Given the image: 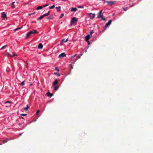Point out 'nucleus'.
Wrapping results in <instances>:
<instances>
[{
  "mask_svg": "<svg viewBox=\"0 0 153 153\" xmlns=\"http://www.w3.org/2000/svg\"><path fill=\"white\" fill-rule=\"evenodd\" d=\"M38 32L35 30H33L27 33L26 35V37H27L30 36L32 34L38 33Z\"/></svg>",
  "mask_w": 153,
  "mask_h": 153,
  "instance_id": "1",
  "label": "nucleus"
},
{
  "mask_svg": "<svg viewBox=\"0 0 153 153\" xmlns=\"http://www.w3.org/2000/svg\"><path fill=\"white\" fill-rule=\"evenodd\" d=\"M78 20V19L75 17H73L71 21V25H72L74 24L77 22Z\"/></svg>",
  "mask_w": 153,
  "mask_h": 153,
  "instance_id": "2",
  "label": "nucleus"
},
{
  "mask_svg": "<svg viewBox=\"0 0 153 153\" xmlns=\"http://www.w3.org/2000/svg\"><path fill=\"white\" fill-rule=\"evenodd\" d=\"M76 56V58L74 59V62H75L78 59L80 58V56H79V55H77V54H76L72 56L71 57V59H72L74 58L75 56Z\"/></svg>",
  "mask_w": 153,
  "mask_h": 153,
  "instance_id": "3",
  "label": "nucleus"
},
{
  "mask_svg": "<svg viewBox=\"0 0 153 153\" xmlns=\"http://www.w3.org/2000/svg\"><path fill=\"white\" fill-rule=\"evenodd\" d=\"M87 15L89 16V17L91 19H93L95 17V16L94 13H87Z\"/></svg>",
  "mask_w": 153,
  "mask_h": 153,
  "instance_id": "4",
  "label": "nucleus"
},
{
  "mask_svg": "<svg viewBox=\"0 0 153 153\" xmlns=\"http://www.w3.org/2000/svg\"><path fill=\"white\" fill-rule=\"evenodd\" d=\"M111 20H110L108 21V22L106 23L105 25V26L104 28L105 29L106 28L108 27H109V25L111 24Z\"/></svg>",
  "mask_w": 153,
  "mask_h": 153,
  "instance_id": "5",
  "label": "nucleus"
},
{
  "mask_svg": "<svg viewBox=\"0 0 153 153\" xmlns=\"http://www.w3.org/2000/svg\"><path fill=\"white\" fill-rule=\"evenodd\" d=\"M102 10H101L98 13V14H97V17L98 18H100L101 17H102L103 15L102 13Z\"/></svg>",
  "mask_w": 153,
  "mask_h": 153,
  "instance_id": "6",
  "label": "nucleus"
},
{
  "mask_svg": "<svg viewBox=\"0 0 153 153\" xmlns=\"http://www.w3.org/2000/svg\"><path fill=\"white\" fill-rule=\"evenodd\" d=\"M66 56V54L65 53H61V54L59 55V58H63L65 56Z\"/></svg>",
  "mask_w": 153,
  "mask_h": 153,
  "instance_id": "7",
  "label": "nucleus"
},
{
  "mask_svg": "<svg viewBox=\"0 0 153 153\" xmlns=\"http://www.w3.org/2000/svg\"><path fill=\"white\" fill-rule=\"evenodd\" d=\"M91 35H89V34H88L85 37V40L86 41H87L91 37Z\"/></svg>",
  "mask_w": 153,
  "mask_h": 153,
  "instance_id": "8",
  "label": "nucleus"
},
{
  "mask_svg": "<svg viewBox=\"0 0 153 153\" xmlns=\"http://www.w3.org/2000/svg\"><path fill=\"white\" fill-rule=\"evenodd\" d=\"M1 16L2 17L4 18V19L5 20L4 18H7V15L4 12H3L1 13Z\"/></svg>",
  "mask_w": 153,
  "mask_h": 153,
  "instance_id": "9",
  "label": "nucleus"
},
{
  "mask_svg": "<svg viewBox=\"0 0 153 153\" xmlns=\"http://www.w3.org/2000/svg\"><path fill=\"white\" fill-rule=\"evenodd\" d=\"M77 10V9L76 8L71 7V8L70 11L71 12L76 11Z\"/></svg>",
  "mask_w": 153,
  "mask_h": 153,
  "instance_id": "10",
  "label": "nucleus"
},
{
  "mask_svg": "<svg viewBox=\"0 0 153 153\" xmlns=\"http://www.w3.org/2000/svg\"><path fill=\"white\" fill-rule=\"evenodd\" d=\"M106 2L109 4L110 5H112L114 3V2L113 1H106Z\"/></svg>",
  "mask_w": 153,
  "mask_h": 153,
  "instance_id": "11",
  "label": "nucleus"
},
{
  "mask_svg": "<svg viewBox=\"0 0 153 153\" xmlns=\"http://www.w3.org/2000/svg\"><path fill=\"white\" fill-rule=\"evenodd\" d=\"M46 94L49 97H51L53 96V94L50 93L49 92H48Z\"/></svg>",
  "mask_w": 153,
  "mask_h": 153,
  "instance_id": "12",
  "label": "nucleus"
},
{
  "mask_svg": "<svg viewBox=\"0 0 153 153\" xmlns=\"http://www.w3.org/2000/svg\"><path fill=\"white\" fill-rule=\"evenodd\" d=\"M58 82V80L57 79L55 80L53 83V85L55 86L57 84Z\"/></svg>",
  "mask_w": 153,
  "mask_h": 153,
  "instance_id": "13",
  "label": "nucleus"
},
{
  "mask_svg": "<svg viewBox=\"0 0 153 153\" xmlns=\"http://www.w3.org/2000/svg\"><path fill=\"white\" fill-rule=\"evenodd\" d=\"M29 108V106H27V107H25L24 108H23L22 109V110H24L25 111H26L28 110Z\"/></svg>",
  "mask_w": 153,
  "mask_h": 153,
  "instance_id": "14",
  "label": "nucleus"
},
{
  "mask_svg": "<svg viewBox=\"0 0 153 153\" xmlns=\"http://www.w3.org/2000/svg\"><path fill=\"white\" fill-rule=\"evenodd\" d=\"M43 48V45L41 43H40L39 45H38V49H42V48Z\"/></svg>",
  "mask_w": 153,
  "mask_h": 153,
  "instance_id": "15",
  "label": "nucleus"
},
{
  "mask_svg": "<svg viewBox=\"0 0 153 153\" xmlns=\"http://www.w3.org/2000/svg\"><path fill=\"white\" fill-rule=\"evenodd\" d=\"M5 55L7 57H13V55H11L10 54V53H8V52L6 53Z\"/></svg>",
  "mask_w": 153,
  "mask_h": 153,
  "instance_id": "16",
  "label": "nucleus"
},
{
  "mask_svg": "<svg viewBox=\"0 0 153 153\" xmlns=\"http://www.w3.org/2000/svg\"><path fill=\"white\" fill-rule=\"evenodd\" d=\"M44 16L43 15L41 16L40 17L38 18L37 19L38 20H41L42 19Z\"/></svg>",
  "mask_w": 153,
  "mask_h": 153,
  "instance_id": "17",
  "label": "nucleus"
},
{
  "mask_svg": "<svg viewBox=\"0 0 153 153\" xmlns=\"http://www.w3.org/2000/svg\"><path fill=\"white\" fill-rule=\"evenodd\" d=\"M68 39H63L62 40V42L65 43L68 42Z\"/></svg>",
  "mask_w": 153,
  "mask_h": 153,
  "instance_id": "18",
  "label": "nucleus"
},
{
  "mask_svg": "<svg viewBox=\"0 0 153 153\" xmlns=\"http://www.w3.org/2000/svg\"><path fill=\"white\" fill-rule=\"evenodd\" d=\"M56 8L58 11H59L61 10V7L60 6L56 7Z\"/></svg>",
  "mask_w": 153,
  "mask_h": 153,
  "instance_id": "19",
  "label": "nucleus"
},
{
  "mask_svg": "<svg viewBox=\"0 0 153 153\" xmlns=\"http://www.w3.org/2000/svg\"><path fill=\"white\" fill-rule=\"evenodd\" d=\"M53 15H51L49 16L47 18V19H51L53 18Z\"/></svg>",
  "mask_w": 153,
  "mask_h": 153,
  "instance_id": "20",
  "label": "nucleus"
},
{
  "mask_svg": "<svg viewBox=\"0 0 153 153\" xmlns=\"http://www.w3.org/2000/svg\"><path fill=\"white\" fill-rule=\"evenodd\" d=\"M43 8V7L42 6H39L38 7L36 8V10H39L42 9Z\"/></svg>",
  "mask_w": 153,
  "mask_h": 153,
  "instance_id": "21",
  "label": "nucleus"
},
{
  "mask_svg": "<svg viewBox=\"0 0 153 153\" xmlns=\"http://www.w3.org/2000/svg\"><path fill=\"white\" fill-rule=\"evenodd\" d=\"M54 86V90H57L58 88H59V87L57 85H55V86Z\"/></svg>",
  "mask_w": 153,
  "mask_h": 153,
  "instance_id": "22",
  "label": "nucleus"
},
{
  "mask_svg": "<svg viewBox=\"0 0 153 153\" xmlns=\"http://www.w3.org/2000/svg\"><path fill=\"white\" fill-rule=\"evenodd\" d=\"M14 3H15L14 2H12V4L11 5V7L12 8H15V6H14Z\"/></svg>",
  "mask_w": 153,
  "mask_h": 153,
  "instance_id": "23",
  "label": "nucleus"
},
{
  "mask_svg": "<svg viewBox=\"0 0 153 153\" xmlns=\"http://www.w3.org/2000/svg\"><path fill=\"white\" fill-rule=\"evenodd\" d=\"M27 115V114H21V116L20 117L21 118H23L22 116H26Z\"/></svg>",
  "mask_w": 153,
  "mask_h": 153,
  "instance_id": "24",
  "label": "nucleus"
},
{
  "mask_svg": "<svg viewBox=\"0 0 153 153\" xmlns=\"http://www.w3.org/2000/svg\"><path fill=\"white\" fill-rule=\"evenodd\" d=\"M50 14V11H49L47 13H45V14H43L44 16H48Z\"/></svg>",
  "mask_w": 153,
  "mask_h": 153,
  "instance_id": "25",
  "label": "nucleus"
},
{
  "mask_svg": "<svg viewBox=\"0 0 153 153\" xmlns=\"http://www.w3.org/2000/svg\"><path fill=\"white\" fill-rule=\"evenodd\" d=\"M94 33V32L93 30H91L90 32V34H89V35H91V36L92 33Z\"/></svg>",
  "mask_w": 153,
  "mask_h": 153,
  "instance_id": "26",
  "label": "nucleus"
},
{
  "mask_svg": "<svg viewBox=\"0 0 153 153\" xmlns=\"http://www.w3.org/2000/svg\"><path fill=\"white\" fill-rule=\"evenodd\" d=\"M22 28V27L17 28L14 30V31H16L17 30H19V29H20Z\"/></svg>",
  "mask_w": 153,
  "mask_h": 153,
  "instance_id": "27",
  "label": "nucleus"
},
{
  "mask_svg": "<svg viewBox=\"0 0 153 153\" xmlns=\"http://www.w3.org/2000/svg\"><path fill=\"white\" fill-rule=\"evenodd\" d=\"M7 45H4V46H3L0 49V50H2L3 49H4V48H6L7 47Z\"/></svg>",
  "mask_w": 153,
  "mask_h": 153,
  "instance_id": "28",
  "label": "nucleus"
},
{
  "mask_svg": "<svg viewBox=\"0 0 153 153\" xmlns=\"http://www.w3.org/2000/svg\"><path fill=\"white\" fill-rule=\"evenodd\" d=\"M55 7V5H53L51 7H49V9H52L54 8Z\"/></svg>",
  "mask_w": 153,
  "mask_h": 153,
  "instance_id": "29",
  "label": "nucleus"
},
{
  "mask_svg": "<svg viewBox=\"0 0 153 153\" xmlns=\"http://www.w3.org/2000/svg\"><path fill=\"white\" fill-rule=\"evenodd\" d=\"M64 14L63 13H62L60 15V16L59 17V19L62 18L63 16H64Z\"/></svg>",
  "mask_w": 153,
  "mask_h": 153,
  "instance_id": "30",
  "label": "nucleus"
},
{
  "mask_svg": "<svg viewBox=\"0 0 153 153\" xmlns=\"http://www.w3.org/2000/svg\"><path fill=\"white\" fill-rule=\"evenodd\" d=\"M25 85V81H24L21 82V83L20 84V85L22 86H23Z\"/></svg>",
  "mask_w": 153,
  "mask_h": 153,
  "instance_id": "31",
  "label": "nucleus"
},
{
  "mask_svg": "<svg viewBox=\"0 0 153 153\" xmlns=\"http://www.w3.org/2000/svg\"><path fill=\"white\" fill-rule=\"evenodd\" d=\"M77 7L79 8H83L84 7L83 6L80 5L78 6Z\"/></svg>",
  "mask_w": 153,
  "mask_h": 153,
  "instance_id": "32",
  "label": "nucleus"
},
{
  "mask_svg": "<svg viewBox=\"0 0 153 153\" xmlns=\"http://www.w3.org/2000/svg\"><path fill=\"white\" fill-rule=\"evenodd\" d=\"M9 103V104H10V103H11V102H10V101H5V102H4V104H6V103Z\"/></svg>",
  "mask_w": 153,
  "mask_h": 153,
  "instance_id": "33",
  "label": "nucleus"
},
{
  "mask_svg": "<svg viewBox=\"0 0 153 153\" xmlns=\"http://www.w3.org/2000/svg\"><path fill=\"white\" fill-rule=\"evenodd\" d=\"M100 18H102V20L103 21H105V18L103 16H102V17H101Z\"/></svg>",
  "mask_w": 153,
  "mask_h": 153,
  "instance_id": "34",
  "label": "nucleus"
},
{
  "mask_svg": "<svg viewBox=\"0 0 153 153\" xmlns=\"http://www.w3.org/2000/svg\"><path fill=\"white\" fill-rule=\"evenodd\" d=\"M39 112H40L39 110H38L37 111V112H36V115H37L39 114Z\"/></svg>",
  "mask_w": 153,
  "mask_h": 153,
  "instance_id": "35",
  "label": "nucleus"
},
{
  "mask_svg": "<svg viewBox=\"0 0 153 153\" xmlns=\"http://www.w3.org/2000/svg\"><path fill=\"white\" fill-rule=\"evenodd\" d=\"M55 70L57 71H59L58 67H56Z\"/></svg>",
  "mask_w": 153,
  "mask_h": 153,
  "instance_id": "36",
  "label": "nucleus"
},
{
  "mask_svg": "<svg viewBox=\"0 0 153 153\" xmlns=\"http://www.w3.org/2000/svg\"><path fill=\"white\" fill-rule=\"evenodd\" d=\"M48 5H49L47 3V4L44 5H43V7H45L48 6Z\"/></svg>",
  "mask_w": 153,
  "mask_h": 153,
  "instance_id": "37",
  "label": "nucleus"
},
{
  "mask_svg": "<svg viewBox=\"0 0 153 153\" xmlns=\"http://www.w3.org/2000/svg\"><path fill=\"white\" fill-rule=\"evenodd\" d=\"M54 74H55H55H56V75H57L58 76H59L60 75V74H58L57 73H54Z\"/></svg>",
  "mask_w": 153,
  "mask_h": 153,
  "instance_id": "38",
  "label": "nucleus"
},
{
  "mask_svg": "<svg viewBox=\"0 0 153 153\" xmlns=\"http://www.w3.org/2000/svg\"><path fill=\"white\" fill-rule=\"evenodd\" d=\"M128 10L127 7H126L123 9V10L125 11H126Z\"/></svg>",
  "mask_w": 153,
  "mask_h": 153,
  "instance_id": "39",
  "label": "nucleus"
},
{
  "mask_svg": "<svg viewBox=\"0 0 153 153\" xmlns=\"http://www.w3.org/2000/svg\"><path fill=\"white\" fill-rule=\"evenodd\" d=\"M13 56H16V54L14 53H13Z\"/></svg>",
  "mask_w": 153,
  "mask_h": 153,
  "instance_id": "40",
  "label": "nucleus"
},
{
  "mask_svg": "<svg viewBox=\"0 0 153 153\" xmlns=\"http://www.w3.org/2000/svg\"><path fill=\"white\" fill-rule=\"evenodd\" d=\"M87 42H88V45H89V44H90V42H89V41H87Z\"/></svg>",
  "mask_w": 153,
  "mask_h": 153,
  "instance_id": "41",
  "label": "nucleus"
},
{
  "mask_svg": "<svg viewBox=\"0 0 153 153\" xmlns=\"http://www.w3.org/2000/svg\"><path fill=\"white\" fill-rule=\"evenodd\" d=\"M102 1L104 2H106V1H105V0H103Z\"/></svg>",
  "mask_w": 153,
  "mask_h": 153,
  "instance_id": "42",
  "label": "nucleus"
},
{
  "mask_svg": "<svg viewBox=\"0 0 153 153\" xmlns=\"http://www.w3.org/2000/svg\"><path fill=\"white\" fill-rule=\"evenodd\" d=\"M82 54H80V56H82Z\"/></svg>",
  "mask_w": 153,
  "mask_h": 153,
  "instance_id": "43",
  "label": "nucleus"
},
{
  "mask_svg": "<svg viewBox=\"0 0 153 153\" xmlns=\"http://www.w3.org/2000/svg\"><path fill=\"white\" fill-rule=\"evenodd\" d=\"M4 141L5 142H7V141H5L4 140Z\"/></svg>",
  "mask_w": 153,
  "mask_h": 153,
  "instance_id": "44",
  "label": "nucleus"
},
{
  "mask_svg": "<svg viewBox=\"0 0 153 153\" xmlns=\"http://www.w3.org/2000/svg\"><path fill=\"white\" fill-rule=\"evenodd\" d=\"M34 14V13H33L31 14H30V15H31L33 14Z\"/></svg>",
  "mask_w": 153,
  "mask_h": 153,
  "instance_id": "45",
  "label": "nucleus"
},
{
  "mask_svg": "<svg viewBox=\"0 0 153 153\" xmlns=\"http://www.w3.org/2000/svg\"><path fill=\"white\" fill-rule=\"evenodd\" d=\"M71 68H72V69L73 68V67L72 66H71Z\"/></svg>",
  "mask_w": 153,
  "mask_h": 153,
  "instance_id": "46",
  "label": "nucleus"
},
{
  "mask_svg": "<svg viewBox=\"0 0 153 153\" xmlns=\"http://www.w3.org/2000/svg\"><path fill=\"white\" fill-rule=\"evenodd\" d=\"M86 51H86V50L85 51V52H86Z\"/></svg>",
  "mask_w": 153,
  "mask_h": 153,
  "instance_id": "47",
  "label": "nucleus"
},
{
  "mask_svg": "<svg viewBox=\"0 0 153 153\" xmlns=\"http://www.w3.org/2000/svg\"><path fill=\"white\" fill-rule=\"evenodd\" d=\"M51 1H53V0H51Z\"/></svg>",
  "mask_w": 153,
  "mask_h": 153,
  "instance_id": "48",
  "label": "nucleus"
}]
</instances>
